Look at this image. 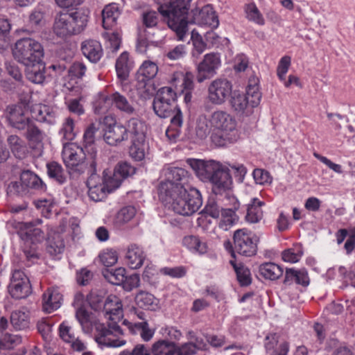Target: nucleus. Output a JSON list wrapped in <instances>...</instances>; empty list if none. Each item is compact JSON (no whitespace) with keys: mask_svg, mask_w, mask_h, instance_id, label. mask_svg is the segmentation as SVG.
Here are the masks:
<instances>
[{"mask_svg":"<svg viewBox=\"0 0 355 355\" xmlns=\"http://www.w3.org/2000/svg\"><path fill=\"white\" fill-rule=\"evenodd\" d=\"M100 261L106 267L114 265L118 261L117 252L112 249H107L98 255Z\"/></svg>","mask_w":355,"mask_h":355,"instance_id":"nucleus-59","label":"nucleus"},{"mask_svg":"<svg viewBox=\"0 0 355 355\" xmlns=\"http://www.w3.org/2000/svg\"><path fill=\"white\" fill-rule=\"evenodd\" d=\"M261 98L259 79L252 75L249 77L248 85L245 87V115L252 114V109L258 107Z\"/></svg>","mask_w":355,"mask_h":355,"instance_id":"nucleus-16","label":"nucleus"},{"mask_svg":"<svg viewBox=\"0 0 355 355\" xmlns=\"http://www.w3.org/2000/svg\"><path fill=\"white\" fill-rule=\"evenodd\" d=\"M73 306L76 309V318L83 332L91 335L100 348H117L126 344L123 331L116 322L106 325L101 322L94 314L86 310L82 293L75 295Z\"/></svg>","mask_w":355,"mask_h":355,"instance_id":"nucleus-2","label":"nucleus"},{"mask_svg":"<svg viewBox=\"0 0 355 355\" xmlns=\"http://www.w3.org/2000/svg\"><path fill=\"white\" fill-rule=\"evenodd\" d=\"M223 208L213 198H209L205 207V212L214 218H218Z\"/></svg>","mask_w":355,"mask_h":355,"instance_id":"nucleus-63","label":"nucleus"},{"mask_svg":"<svg viewBox=\"0 0 355 355\" xmlns=\"http://www.w3.org/2000/svg\"><path fill=\"white\" fill-rule=\"evenodd\" d=\"M87 67L82 62H73L68 69V75L71 80L81 79L85 74Z\"/></svg>","mask_w":355,"mask_h":355,"instance_id":"nucleus-57","label":"nucleus"},{"mask_svg":"<svg viewBox=\"0 0 355 355\" xmlns=\"http://www.w3.org/2000/svg\"><path fill=\"white\" fill-rule=\"evenodd\" d=\"M245 14L249 21L259 26L265 25V19L254 3H250L245 7Z\"/></svg>","mask_w":355,"mask_h":355,"instance_id":"nucleus-50","label":"nucleus"},{"mask_svg":"<svg viewBox=\"0 0 355 355\" xmlns=\"http://www.w3.org/2000/svg\"><path fill=\"white\" fill-rule=\"evenodd\" d=\"M104 277L111 284L121 285L125 280V269L118 268L115 270H106L103 272Z\"/></svg>","mask_w":355,"mask_h":355,"instance_id":"nucleus-49","label":"nucleus"},{"mask_svg":"<svg viewBox=\"0 0 355 355\" xmlns=\"http://www.w3.org/2000/svg\"><path fill=\"white\" fill-rule=\"evenodd\" d=\"M183 245L194 252L204 254L207 252V245L200 241V239L193 235L186 236L182 240Z\"/></svg>","mask_w":355,"mask_h":355,"instance_id":"nucleus-46","label":"nucleus"},{"mask_svg":"<svg viewBox=\"0 0 355 355\" xmlns=\"http://www.w3.org/2000/svg\"><path fill=\"white\" fill-rule=\"evenodd\" d=\"M112 104L117 110L127 114H132L135 112V108L133 105L119 92H115L110 94Z\"/></svg>","mask_w":355,"mask_h":355,"instance_id":"nucleus-37","label":"nucleus"},{"mask_svg":"<svg viewBox=\"0 0 355 355\" xmlns=\"http://www.w3.org/2000/svg\"><path fill=\"white\" fill-rule=\"evenodd\" d=\"M153 110L160 118L171 116V123L166 130V136L173 142L179 137L183 125V115L177 104L154 98Z\"/></svg>","mask_w":355,"mask_h":355,"instance_id":"nucleus-4","label":"nucleus"},{"mask_svg":"<svg viewBox=\"0 0 355 355\" xmlns=\"http://www.w3.org/2000/svg\"><path fill=\"white\" fill-rule=\"evenodd\" d=\"M135 302L139 307L144 309L155 310L157 306V302L154 295L145 291H139L137 294Z\"/></svg>","mask_w":355,"mask_h":355,"instance_id":"nucleus-44","label":"nucleus"},{"mask_svg":"<svg viewBox=\"0 0 355 355\" xmlns=\"http://www.w3.org/2000/svg\"><path fill=\"white\" fill-rule=\"evenodd\" d=\"M10 322L12 327L17 330L28 329L30 326V317L28 312L24 310H17L13 311L10 315Z\"/></svg>","mask_w":355,"mask_h":355,"instance_id":"nucleus-41","label":"nucleus"},{"mask_svg":"<svg viewBox=\"0 0 355 355\" xmlns=\"http://www.w3.org/2000/svg\"><path fill=\"white\" fill-rule=\"evenodd\" d=\"M128 138V130L125 126L114 123L109 125L105 131L103 139L105 141L112 146L117 145Z\"/></svg>","mask_w":355,"mask_h":355,"instance_id":"nucleus-22","label":"nucleus"},{"mask_svg":"<svg viewBox=\"0 0 355 355\" xmlns=\"http://www.w3.org/2000/svg\"><path fill=\"white\" fill-rule=\"evenodd\" d=\"M21 343V337L19 335L6 334L0 338V349H12Z\"/></svg>","mask_w":355,"mask_h":355,"instance_id":"nucleus-54","label":"nucleus"},{"mask_svg":"<svg viewBox=\"0 0 355 355\" xmlns=\"http://www.w3.org/2000/svg\"><path fill=\"white\" fill-rule=\"evenodd\" d=\"M139 140L137 143L133 141L132 145L130 148V155L137 161L142 160L145 157V145Z\"/></svg>","mask_w":355,"mask_h":355,"instance_id":"nucleus-61","label":"nucleus"},{"mask_svg":"<svg viewBox=\"0 0 355 355\" xmlns=\"http://www.w3.org/2000/svg\"><path fill=\"white\" fill-rule=\"evenodd\" d=\"M177 93L178 92L172 89L171 87H163L157 91L155 98L176 103Z\"/></svg>","mask_w":355,"mask_h":355,"instance_id":"nucleus-55","label":"nucleus"},{"mask_svg":"<svg viewBox=\"0 0 355 355\" xmlns=\"http://www.w3.org/2000/svg\"><path fill=\"white\" fill-rule=\"evenodd\" d=\"M6 114L9 124L20 131H24L34 122L21 105H8L6 110Z\"/></svg>","mask_w":355,"mask_h":355,"instance_id":"nucleus-15","label":"nucleus"},{"mask_svg":"<svg viewBox=\"0 0 355 355\" xmlns=\"http://www.w3.org/2000/svg\"><path fill=\"white\" fill-rule=\"evenodd\" d=\"M279 336L276 333L269 334L265 338L264 346L269 355H287L288 344L284 341L278 346Z\"/></svg>","mask_w":355,"mask_h":355,"instance_id":"nucleus-24","label":"nucleus"},{"mask_svg":"<svg viewBox=\"0 0 355 355\" xmlns=\"http://www.w3.org/2000/svg\"><path fill=\"white\" fill-rule=\"evenodd\" d=\"M103 312L105 317L110 320L105 324L106 325L110 322H116L120 327L118 322L123 318V310L121 300L118 296H107L105 301Z\"/></svg>","mask_w":355,"mask_h":355,"instance_id":"nucleus-20","label":"nucleus"},{"mask_svg":"<svg viewBox=\"0 0 355 355\" xmlns=\"http://www.w3.org/2000/svg\"><path fill=\"white\" fill-rule=\"evenodd\" d=\"M42 220L37 218L20 225L19 234L22 239L31 241L32 243L40 242L45 238L44 230L37 226L42 225Z\"/></svg>","mask_w":355,"mask_h":355,"instance_id":"nucleus-19","label":"nucleus"},{"mask_svg":"<svg viewBox=\"0 0 355 355\" xmlns=\"http://www.w3.org/2000/svg\"><path fill=\"white\" fill-rule=\"evenodd\" d=\"M59 335L64 342L69 344L76 338L72 328L67 322H63L60 324Z\"/></svg>","mask_w":355,"mask_h":355,"instance_id":"nucleus-62","label":"nucleus"},{"mask_svg":"<svg viewBox=\"0 0 355 355\" xmlns=\"http://www.w3.org/2000/svg\"><path fill=\"white\" fill-rule=\"evenodd\" d=\"M193 23L199 26H207L211 29L216 28L219 24V21L216 12L211 5H206L199 11L193 10Z\"/></svg>","mask_w":355,"mask_h":355,"instance_id":"nucleus-21","label":"nucleus"},{"mask_svg":"<svg viewBox=\"0 0 355 355\" xmlns=\"http://www.w3.org/2000/svg\"><path fill=\"white\" fill-rule=\"evenodd\" d=\"M211 126L217 132L211 135V141L218 146L225 145L230 140L229 135L236 128L235 121L232 116L223 110H217L211 114Z\"/></svg>","mask_w":355,"mask_h":355,"instance_id":"nucleus-6","label":"nucleus"},{"mask_svg":"<svg viewBox=\"0 0 355 355\" xmlns=\"http://www.w3.org/2000/svg\"><path fill=\"white\" fill-rule=\"evenodd\" d=\"M111 96L100 94L93 103V108L95 114H104L108 112L112 106Z\"/></svg>","mask_w":355,"mask_h":355,"instance_id":"nucleus-48","label":"nucleus"},{"mask_svg":"<svg viewBox=\"0 0 355 355\" xmlns=\"http://www.w3.org/2000/svg\"><path fill=\"white\" fill-rule=\"evenodd\" d=\"M6 191L9 196H24L28 194V189L21 180L10 182L7 186Z\"/></svg>","mask_w":355,"mask_h":355,"instance_id":"nucleus-58","label":"nucleus"},{"mask_svg":"<svg viewBox=\"0 0 355 355\" xmlns=\"http://www.w3.org/2000/svg\"><path fill=\"white\" fill-rule=\"evenodd\" d=\"M209 182L211 184V189L214 194L219 195L231 189L232 184V177L229 170L222 166L219 167L211 176Z\"/></svg>","mask_w":355,"mask_h":355,"instance_id":"nucleus-17","label":"nucleus"},{"mask_svg":"<svg viewBox=\"0 0 355 355\" xmlns=\"http://www.w3.org/2000/svg\"><path fill=\"white\" fill-rule=\"evenodd\" d=\"M159 5L158 10L159 13L167 19L168 27H174V15L172 14L173 0H154Z\"/></svg>","mask_w":355,"mask_h":355,"instance_id":"nucleus-47","label":"nucleus"},{"mask_svg":"<svg viewBox=\"0 0 355 355\" xmlns=\"http://www.w3.org/2000/svg\"><path fill=\"white\" fill-rule=\"evenodd\" d=\"M46 13L45 6L42 4L37 6L29 15V24L33 27H40L43 24Z\"/></svg>","mask_w":355,"mask_h":355,"instance_id":"nucleus-53","label":"nucleus"},{"mask_svg":"<svg viewBox=\"0 0 355 355\" xmlns=\"http://www.w3.org/2000/svg\"><path fill=\"white\" fill-rule=\"evenodd\" d=\"M62 295L57 289L49 288L42 295V309L46 313H52L61 306Z\"/></svg>","mask_w":355,"mask_h":355,"instance_id":"nucleus-27","label":"nucleus"},{"mask_svg":"<svg viewBox=\"0 0 355 355\" xmlns=\"http://www.w3.org/2000/svg\"><path fill=\"white\" fill-rule=\"evenodd\" d=\"M8 146L13 155L18 159H24L27 153L25 142L17 135H10L7 139Z\"/></svg>","mask_w":355,"mask_h":355,"instance_id":"nucleus-39","label":"nucleus"},{"mask_svg":"<svg viewBox=\"0 0 355 355\" xmlns=\"http://www.w3.org/2000/svg\"><path fill=\"white\" fill-rule=\"evenodd\" d=\"M62 157L67 167L79 174L87 170L92 161L87 159V153L84 149L74 144H64Z\"/></svg>","mask_w":355,"mask_h":355,"instance_id":"nucleus-8","label":"nucleus"},{"mask_svg":"<svg viewBox=\"0 0 355 355\" xmlns=\"http://www.w3.org/2000/svg\"><path fill=\"white\" fill-rule=\"evenodd\" d=\"M123 324L125 325L132 334H139L144 341H149L153 337L154 330L149 327L147 321L139 322H133L128 320H124Z\"/></svg>","mask_w":355,"mask_h":355,"instance_id":"nucleus-29","label":"nucleus"},{"mask_svg":"<svg viewBox=\"0 0 355 355\" xmlns=\"http://www.w3.org/2000/svg\"><path fill=\"white\" fill-rule=\"evenodd\" d=\"M302 254L303 252L301 248H290L282 252V257L286 262L296 263L300 259Z\"/></svg>","mask_w":355,"mask_h":355,"instance_id":"nucleus-64","label":"nucleus"},{"mask_svg":"<svg viewBox=\"0 0 355 355\" xmlns=\"http://www.w3.org/2000/svg\"><path fill=\"white\" fill-rule=\"evenodd\" d=\"M116 71L118 78L121 81L127 80L132 68L131 62L129 60V54L125 51L117 58L115 64Z\"/></svg>","mask_w":355,"mask_h":355,"instance_id":"nucleus-36","label":"nucleus"},{"mask_svg":"<svg viewBox=\"0 0 355 355\" xmlns=\"http://www.w3.org/2000/svg\"><path fill=\"white\" fill-rule=\"evenodd\" d=\"M83 54L92 62H97L103 56V51L101 43L94 40H87L82 42Z\"/></svg>","mask_w":355,"mask_h":355,"instance_id":"nucleus-26","label":"nucleus"},{"mask_svg":"<svg viewBox=\"0 0 355 355\" xmlns=\"http://www.w3.org/2000/svg\"><path fill=\"white\" fill-rule=\"evenodd\" d=\"M152 355H178L177 347L173 342L160 340L155 343L152 347Z\"/></svg>","mask_w":355,"mask_h":355,"instance_id":"nucleus-42","label":"nucleus"},{"mask_svg":"<svg viewBox=\"0 0 355 355\" xmlns=\"http://www.w3.org/2000/svg\"><path fill=\"white\" fill-rule=\"evenodd\" d=\"M26 76L28 80L35 84H41L45 79V66L42 60L33 63V64L25 65Z\"/></svg>","mask_w":355,"mask_h":355,"instance_id":"nucleus-33","label":"nucleus"},{"mask_svg":"<svg viewBox=\"0 0 355 355\" xmlns=\"http://www.w3.org/2000/svg\"><path fill=\"white\" fill-rule=\"evenodd\" d=\"M12 55L18 62L24 65H30L42 60L44 49L35 40L24 37L16 42L12 49Z\"/></svg>","mask_w":355,"mask_h":355,"instance_id":"nucleus-5","label":"nucleus"},{"mask_svg":"<svg viewBox=\"0 0 355 355\" xmlns=\"http://www.w3.org/2000/svg\"><path fill=\"white\" fill-rule=\"evenodd\" d=\"M115 175H119L122 180L133 175L135 168L127 162H119L114 169Z\"/></svg>","mask_w":355,"mask_h":355,"instance_id":"nucleus-60","label":"nucleus"},{"mask_svg":"<svg viewBox=\"0 0 355 355\" xmlns=\"http://www.w3.org/2000/svg\"><path fill=\"white\" fill-rule=\"evenodd\" d=\"M187 164L194 171L196 175L203 181H209L212 174L219 167L220 163L214 161H204L196 159H189Z\"/></svg>","mask_w":355,"mask_h":355,"instance_id":"nucleus-18","label":"nucleus"},{"mask_svg":"<svg viewBox=\"0 0 355 355\" xmlns=\"http://www.w3.org/2000/svg\"><path fill=\"white\" fill-rule=\"evenodd\" d=\"M191 0H173L172 14L174 15V27H169L174 31L179 40H184L188 31L187 15L190 8Z\"/></svg>","mask_w":355,"mask_h":355,"instance_id":"nucleus-10","label":"nucleus"},{"mask_svg":"<svg viewBox=\"0 0 355 355\" xmlns=\"http://www.w3.org/2000/svg\"><path fill=\"white\" fill-rule=\"evenodd\" d=\"M8 291L10 295L17 300L26 298L30 295L31 293L30 281L22 270L13 271Z\"/></svg>","mask_w":355,"mask_h":355,"instance_id":"nucleus-13","label":"nucleus"},{"mask_svg":"<svg viewBox=\"0 0 355 355\" xmlns=\"http://www.w3.org/2000/svg\"><path fill=\"white\" fill-rule=\"evenodd\" d=\"M165 180L158 188L159 199L169 205L177 214L190 216L202 205L200 191L189 185L190 175L187 171L179 167L164 169Z\"/></svg>","mask_w":355,"mask_h":355,"instance_id":"nucleus-1","label":"nucleus"},{"mask_svg":"<svg viewBox=\"0 0 355 355\" xmlns=\"http://www.w3.org/2000/svg\"><path fill=\"white\" fill-rule=\"evenodd\" d=\"M220 64V56L218 53H210L205 55L197 66V81L201 83L215 76Z\"/></svg>","mask_w":355,"mask_h":355,"instance_id":"nucleus-12","label":"nucleus"},{"mask_svg":"<svg viewBox=\"0 0 355 355\" xmlns=\"http://www.w3.org/2000/svg\"><path fill=\"white\" fill-rule=\"evenodd\" d=\"M144 124L137 118H132L128 121L127 130L138 137V140L144 141Z\"/></svg>","mask_w":355,"mask_h":355,"instance_id":"nucleus-52","label":"nucleus"},{"mask_svg":"<svg viewBox=\"0 0 355 355\" xmlns=\"http://www.w3.org/2000/svg\"><path fill=\"white\" fill-rule=\"evenodd\" d=\"M157 72L158 67L152 61H144L140 66L136 74V88L141 97L146 98L153 94L155 87L152 80Z\"/></svg>","mask_w":355,"mask_h":355,"instance_id":"nucleus-9","label":"nucleus"},{"mask_svg":"<svg viewBox=\"0 0 355 355\" xmlns=\"http://www.w3.org/2000/svg\"><path fill=\"white\" fill-rule=\"evenodd\" d=\"M24 132V137L26 139L29 146L33 149L41 150L43 147V141L45 138V133L40 130L35 122Z\"/></svg>","mask_w":355,"mask_h":355,"instance_id":"nucleus-25","label":"nucleus"},{"mask_svg":"<svg viewBox=\"0 0 355 355\" xmlns=\"http://www.w3.org/2000/svg\"><path fill=\"white\" fill-rule=\"evenodd\" d=\"M234 244L232 247L230 241L227 240L224 242V248L231 254L232 259L230 263L232 266L236 274L237 280L241 286H244V268L243 259L244 257V250L243 246L244 245V230H238L234 234Z\"/></svg>","mask_w":355,"mask_h":355,"instance_id":"nucleus-7","label":"nucleus"},{"mask_svg":"<svg viewBox=\"0 0 355 355\" xmlns=\"http://www.w3.org/2000/svg\"><path fill=\"white\" fill-rule=\"evenodd\" d=\"M95 128L94 125L89 126L85 132L83 140L85 143V150L87 153V159H91L90 166L93 171H95V167L98 165L99 157L97 153L96 147L94 145V142Z\"/></svg>","mask_w":355,"mask_h":355,"instance_id":"nucleus-23","label":"nucleus"},{"mask_svg":"<svg viewBox=\"0 0 355 355\" xmlns=\"http://www.w3.org/2000/svg\"><path fill=\"white\" fill-rule=\"evenodd\" d=\"M33 114L37 121L54 124L58 116V110L47 105H37L33 109Z\"/></svg>","mask_w":355,"mask_h":355,"instance_id":"nucleus-28","label":"nucleus"},{"mask_svg":"<svg viewBox=\"0 0 355 355\" xmlns=\"http://www.w3.org/2000/svg\"><path fill=\"white\" fill-rule=\"evenodd\" d=\"M145 259L143 250L136 245H132L127 250L125 255L126 263L132 269L139 268Z\"/></svg>","mask_w":355,"mask_h":355,"instance_id":"nucleus-32","label":"nucleus"},{"mask_svg":"<svg viewBox=\"0 0 355 355\" xmlns=\"http://www.w3.org/2000/svg\"><path fill=\"white\" fill-rule=\"evenodd\" d=\"M20 180L25 187L29 189L44 190L45 185L42 180L35 173L31 171H24L20 175Z\"/></svg>","mask_w":355,"mask_h":355,"instance_id":"nucleus-38","label":"nucleus"},{"mask_svg":"<svg viewBox=\"0 0 355 355\" xmlns=\"http://www.w3.org/2000/svg\"><path fill=\"white\" fill-rule=\"evenodd\" d=\"M230 103L234 111L244 113V94L242 91L235 89L232 90Z\"/></svg>","mask_w":355,"mask_h":355,"instance_id":"nucleus-51","label":"nucleus"},{"mask_svg":"<svg viewBox=\"0 0 355 355\" xmlns=\"http://www.w3.org/2000/svg\"><path fill=\"white\" fill-rule=\"evenodd\" d=\"M261 275L265 279L276 280L283 275V269L277 264L272 262L262 263L259 267Z\"/></svg>","mask_w":355,"mask_h":355,"instance_id":"nucleus-40","label":"nucleus"},{"mask_svg":"<svg viewBox=\"0 0 355 355\" xmlns=\"http://www.w3.org/2000/svg\"><path fill=\"white\" fill-rule=\"evenodd\" d=\"M307 286L309 284V278L308 272L306 270H295L294 268H286L285 271V277L284 284L291 285L293 283Z\"/></svg>","mask_w":355,"mask_h":355,"instance_id":"nucleus-30","label":"nucleus"},{"mask_svg":"<svg viewBox=\"0 0 355 355\" xmlns=\"http://www.w3.org/2000/svg\"><path fill=\"white\" fill-rule=\"evenodd\" d=\"M232 84L226 78H217L209 84L207 98L212 104L221 105L229 98L232 90Z\"/></svg>","mask_w":355,"mask_h":355,"instance_id":"nucleus-11","label":"nucleus"},{"mask_svg":"<svg viewBox=\"0 0 355 355\" xmlns=\"http://www.w3.org/2000/svg\"><path fill=\"white\" fill-rule=\"evenodd\" d=\"M136 210L134 207L127 206L122 208L117 214L116 221L119 225H123L130 221L135 216Z\"/></svg>","mask_w":355,"mask_h":355,"instance_id":"nucleus-56","label":"nucleus"},{"mask_svg":"<svg viewBox=\"0 0 355 355\" xmlns=\"http://www.w3.org/2000/svg\"><path fill=\"white\" fill-rule=\"evenodd\" d=\"M47 174L49 177L58 182L62 184L67 182V175L62 166L55 162H51L46 164Z\"/></svg>","mask_w":355,"mask_h":355,"instance_id":"nucleus-43","label":"nucleus"},{"mask_svg":"<svg viewBox=\"0 0 355 355\" xmlns=\"http://www.w3.org/2000/svg\"><path fill=\"white\" fill-rule=\"evenodd\" d=\"M78 129L75 126L74 120L71 117H67L62 123L59 131L60 135L65 141H72L76 136Z\"/></svg>","mask_w":355,"mask_h":355,"instance_id":"nucleus-45","label":"nucleus"},{"mask_svg":"<svg viewBox=\"0 0 355 355\" xmlns=\"http://www.w3.org/2000/svg\"><path fill=\"white\" fill-rule=\"evenodd\" d=\"M88 18V15L83 10L59 12L54 17L53 33L62 38L78 35L86 27Z\"/></svg>","mask_w":355,"mask_h":355,"instance_id":"nucleus-3","label":"nucleus"},{"mask_svg":"<svg viewBox=\"0 0 355 355\" xmlns=\"http://www.w3.org/2000/svg\"><path fill=\"white\" fill-rule=\"evenodd\" d=\"M263 205V202L259 200L256 198H253L248 205L245 220L250 223H259L263 216L261 209Z\"/></svg>","mask_w":355,"mask_h":355,"instance_id":"nucleus-35","label":"nucleus"},{"mask_svg":"<svg viewBox=\"0 0 355 355\" xmlns=\"http://www.w3.org/2000/svg\"><path fill=\"white\" fill-rule=\"evenodd\" d=\"M229 199L233 202V207L232 208H223L220 213L221 220L219 227L225 230H227L238 220L235 211L239 208V202L234 197H230Z\"/></svg>","mask_w":355,"mask_h":355,"instance_id":"nucleus-31","label":"nucleus"},{"mask_svg":"<svg viewBox=\"0 0 355 355\" xmlns=\"http://www.w3.org/2000/svg\"><path fill=\"white\" fill-rule=\"evenodd\" d=\"M120 14L121 12L117 4L113 3L106 6L102 10L103 26L104 28H112L116 24Z\"/></svg>","mask_w":355,"mask_h":355,"instance_id":"nucleus-34","label":"nucleus"},{"mask_svg":"<svg viewBox=\"0 0 355 355\" xmlns=\"http://www.w3.org/2000/svg\"><path fill=\"white\" fill-rule=\"evenodd\" d=\"M89 171L91 173V175L87 181L88 196L94 202L103 201L109 193V189L105 182V180L96 173V166L95 167V171H93L90 166Z\"/></svg>","mask_w":355,"mask_h":355,"instance_id":"nucleus-14","label":"nucleus"}]
</instances>
